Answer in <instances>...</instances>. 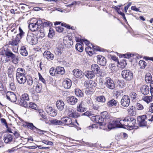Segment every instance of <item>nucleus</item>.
I'll list each match as a JSON object with an SVG mask.
<instances>
[{
	"mask_svg": "<svg viewBox=\"0 0 153 153\" xmlns=\"http://www.w3.org/2000/svg\"><path fill=\"white\" fill-rule=\"evenodd\" d=\"M16 28L15 25L14 24H13L11 28L10 27V30H11L10 35H12L13 38L12 39V42L10 43V44L13 46L11 48L13 51L17 53L18 52L17 44L19 42V40L17 36L18 35L16 34Z\"/></svg>",
	"mask_w": 153,
	"mask_h": 153,
	"instance_id": "obj_1",
	"label": "nucleus"
},
{
	"mask_svg": "<svg viewBox=\"0 0 153 153\" xmlns=\"http://www.w3.org/2000/svg\"><path fill=\"white\" fill-rule=\"evenodd\" d=\"M136 121V120L132 117H127L123 120H120L121 128H126V127L128 126L131 129L135 128Z\"/></svg>",
	"mask_w": 153,
	"mask_h": 153,
	"instance_id": "obj_2",
	"label": "nucleus"
},
{
	"mask_svg": "<svg viewBox=\"0 0 153 153\" xmlns=\"http://www.w3.org/2000/svg\"><path fill=\"white\" fill-rule=\"evenodd\" d=\"M100 85L106 86H114L115 85L113 80L109 77H106L104 79H100L99 80Z\"/></svg>",
	"mask_w": 153,
	"mask_h": 153,
	"instance_id": "obj_3",
	"label": "nucleus"
},
{
	"mask_svg": "<svg viewBox=\"0 0 153 153\" xmlns=\"http://www.w3.org/2000/svg\"><path fill=\"white\" fill-rule=\"evenodd\" d=\"M122 77L126 80H130L133 78L132 72L128 69L123 70L121 72Z\"/></svg>",
	"mask_w": 153,
	"mask_h": 153,
	"instance_id": "obj_4",
	"label": "nucleus"
},
{
	"mask_svg": "<svg viewBox=\"0 0 153 153\" xmlns=\"http://www.w3.org/2000/svg\"><path fill=\"white\" fill-rule=\"evenodd\" d=\"M91 120L93 121H95V122L99 124L100 126V127L101 129H104V128L103 127L105 123L104 122V119L102 118L101 116L100 115H96L93 116L91 117Z\"/></svg>",
	"mask_w": 153,
	"mask_h": 153,
	"instance_id": "obj_5",
	"label": "nucleus"
},
{
	"mask_svg": "<svg viewBox=\"0 0 153 153\" xmlns=\"http://www.w3.org/2000/svg\"><path fill=\"white\" fill-rule=\"evenodd\" d=\"M29 97L27 94H24L22 95L19 100V103L22 106L25 107L27 106V101L29 100Z\"/></svg>",
	"mask_w": 153,
	"mask_h": 153,
	"instance_id": "obj_6",
	"label": "nucleus"
},
{
	"mask_svg": "<svg viewBox=\"0 0 153 153\" xmlns=\"http://www.w3.org/2000/svg\"><path fill=\"white\" fill-rule=\"evenodd\" d=\"M65 111L68 112V115L71 117L77 118L79 116L78 114L75 111L72 107L66 106Z\"/></svg>",
	"mask_w": 153,
	"mask_h": 153,
	"instance_id": "obj_7",
	"label": "nucleus"
},
{
	"mask_svg": "<svg viewBox=\"0 0 153 153\" xmlns=\"http://www.w3.org/2000/svg\"><path fill=\"white\" fill-rule=\"evenodd\" d=\"M146 113V114L137 118V121L140 126H147V123L145 121V119H147L148 115L149 114L147 111Z\"/></svg>",
	"mask_w": 153,
	"mask_h": 153,
	"instance_id": "obj_8",
	"label": "nucleus"
},
{
	"mask_svg": "<svg viewBox=\"0 0 153 153\" xmlns=\"http://www.w3.org/2000/svg\"><path fill=\"white\" fill-rule=\"evenodd\" d=\"M4 56H3V58L5 59L3 60V62L4 63L7 62L10 60V49L9 46L8 45H5L4 47Z\"/></svg>",
	"mask_w": 153,
	"mask_h": 153,
	"instance_id": "obj_9",
	"label": "nucleus"
},
{
	"mask_svg": "<svg viewBox=\"0 0 153 153\" xmlns=\"http://www.w3.org/2000/svg\"><path fill=\"white\" fill-rule=\"evenodd\" d=\"M121 123L120 120H113L111 121L108 125L109 129H111L115 127L121 128Z\"/></svg>",
	"mask_w": 153,
	"mask_h": 153,
	"instance_id": "obj_10",
	"label": "nucleus"
},
{
	"mask_svg": "<svg viewBox=\"0 0 153 153\" xmlns=\"http://www.w3.org/2000/svg\"><path fill=\"white\" fill-rule=\"evenodd\" d=\"M121 105L123 107H127L130 104V100L129 97L126 95L123 96L121 100Z\"/></svg>",
	"mask_w": 153,
	"mask_h": 153,
	"instance_id": "obj_11",
	"label": "nucleus"
},
{
	"mask_svg": "<svg viewBox=\"0 0 153 153\" xmlns=\"http://www.w3.org/2000/svg\"><path fill=\"white\" fill-rule=\"evenodd\" d=\"M86 105H87V103L85 102V101L81 102L77 106V111L81 112L85 111H86V108L85 107Z\"/></svg>",
	"mask_w": 153,
	"mask_h": 153,
	"instance_id": "obj_12",
	"label": "nucleus"
},
{
	"mask_svg": "<svg viewBox=\"0 0 153 153\" xmlns=\"http://www.w3.org/2000/svg\"><path fill=\"white\" fill-rule=\"evenodd\" d=\"M64 48V45L62 43H58L57 45V47L55 51V54L58 56L60 55L62 53Z\"/></svg>",
	"mask_w": 153,
	"mask_h": 153,
	"instance_id": "obj_13",
	"label": "nucleus"
},
{
	"mask_svg": "<svg viewBox=\"0 0 153 153\" xmlns=\"http://www.w3.org/2000/svg\"><path fill=\"white\" fill-rule=\"evenodd\" d=\"M97 62L98 64L101 65H105L106 63V60L105 57L101 55L97 56Z\"/></svg>",
	"mask_w": 153,
	"mask_h": 153,
	"instance_id": "obj_14",
	"label": "nucleus"
},
{
	"mask_svg": "<svg viewBox=\"0 0 153 153\" xmlns=\"http://www.w3.org/2000/svg\"><path fill=\"white\" fill-rule=\"evenodd\" d=\"M67 102L71 105H74L77 102L78 100L75 97L73 96L68 97L66 99Z\"/></svg>",
	"mask_w": 153,
	"mask_h": 153,
	"instance_id": "obj_15",
	"label": "nucleus"
},
{
	"mask_svg": "<svg viewBox=\"0 0 153 153\" xmlns=\"http://www.w3.org/2000/svg\"><path fill=\"white\" fill-rule=\"evenodd\" d=\"M62 125L65 124L67 125H73L74 123L72 122L71 118L66 117L61 119Z\"/></svg>",
	"mask_w": 153,
	"mask_h": 153,
	"instance_id": "obj_16",
	"label": "nucleus"
},
{
	"mask_svg": "<svg viewBox=\"0 0 153 153\" xmlns=\"http://www.w3.org/2000/svg\"><path fill=\"white\" fill-rule=\"evenodd\" d=\"M73 75L76 78H82L83 76V73L78 69H75L73 71Z\"/></svg>",
	"mask_w": 153,
	"mask_h": 153,
	"instance_id": "obj_17",
	"label": "nucleus"
},
{
	"mask_svg": "<svg viewBox=\"0 0 153 153\" xmlns=\"http://www.w3.org/2000/svg\"><path fill=\"white\" fill-rule=\"evenodd\" d=\"M56 105L57 108L59 111H62L64 108L65 103L62 100H59L56 101Z\"/></svg>",
	"mask_w": 153,
	"mask_h": 153,
	"instance_id": "obj_18",
	"label": "nucleus"
},
{
	"mask_svg": "<svg viewBox=\"0 0 153 153\" xmlns=\"http://www.w3.org/2000/svg\"><path fill=\"white\" fill-rule=\"evenodd\" d=\"M44 57L48 60H52L54 58V55L53 54L48 51H45L43 54Z\"/></svg>",
	"mask_w": 153,
	"mask_h": 153,
	"instance_id": "obj_19",
	"label": "nucleus"
},
{
	"mask_svg": "<svg viewBox=\"0 0 153 153\" xmlns=\"http://www.w3.org/2000/svg\"><path fill=\"white\" fill-rule=\"evenodd\" d=\"M91 71L95 74H99L101 71L99 65L95 64H94L91 65Z\"/></svg>",
	"mask_w": 153,
	"mask_h": 153,
	"instance_id": "obj_20",
	"label": "nucleus"
},
{
	"mask_svg": "<svg viewBox=\"0 0 153 153\" xmlns=\"http://www.w3.org/2000/svg\"><path fill=\"white\" fill-rule=\"evenodd\" d=\"M95 73L93 71H86L84 74L85 77L88 79H91L95 77Z\"/></svg>",
	"mask_w": 153,
	"mask_h": 153,
	"instance_id": "obj_21",
	"label": "nucleus"
},
{
	"mask_svg": "<svg viewBox=\"0 0 153 153\" xmlns=\"http://www.w3.org/2000/svg\"><path fill=\"white\" fill-rule=\"evenodd\" d=\"M46 111L52 117L55 116L57 114V111L52 107H51L48 108L46 110Z\"/></svg>",
	"mask_w": 153,
	"mask_h": 153,
	"instance_id": "obj_22",
	"label": "nucleus"
},
{
	"mask_svg": "<svg viewBox=\"0 0 153 153\" xmlns=\"http://www.w3.org/2000/svg\"><path fill=\"white\" fill-rule=\"evenodd\" d=\"M101 115L102 118L104 119V120L105 121H109V119H110L111 116L110 114L107 111H105L102 112L101 113Z\"/></svg>",
	"mask_w": 153,
	"mask_h": 153,
	"instance_id": "obj_23",
	"label": "nucleus"
},
{
	"mask_svg": "<svg viewBox=\"0 0 153 153\" xmlns=\"http://www.w3.org/2000/svg\"><path fill=\"white\" fill-rule=\"evenodd\" d=\"M27 40L30 44L32 45L35 44L36 42L35 41L36 39H35L34 37L30 35H27Z\"/></svg>",
	"mask_w": 153,
	"mask_h": 153,
	"instance_id": "obj_24",
	"label": "nucleus"
},
{
	"mask_svg": "<svg viewBox=\"0 0 153 153\" xmlns=\"http://www.w3.org/2000/svg\"><path fill=\"white\" fill-rule=\"evenodd\" d=\"M28 27L32 31H34L38 30L39 26L36 22L35 23H32L29 25Z\"/></svg>",
	"mask_w": 153,
	"mask_h": 153,
	"instance_id": "obj_25",
	"label": "nucleus"
},
{
	"mask_svg": "<svg viewBox=\"0 0 153 153\" xmlns=\"http://www.w3.org/2000/svg\"><path fill=\"white\" fill-rule=\"evenodd\" d=\"M85 92L87 95L92 94L95 91V90L92 87H87L85 89Z\"/></svg>",
	"mask_w": 153,
	"mask_h": 153,
	"instance_id": "obj_26",
	"label": "nucleus"
},
{
	"mask_svg": "<svg viewBox=\"0 0 153 153\" xmlns=\"http://www.w3.org/2000/svg\"><path fill=\"white\" fill-rule=\"evenodd\" d=\"M0 121L2 125L6 128L7 129V131L10 132V128L8 127V124L6 120L4 118H1L0 117Z\"/></svg>",
	"mask_w": 153,
	"mask_h": 153,
	"instance_id": "obj_27",
	"label": "nucleus"
},
{
	"mask_svg": "<svg viewBox=\"0 0 153 153\" xmlns=\"http://www.w3.org/2000/svg\"><path fill=\"white\" fill-rule=\"evenodd\" d=\"M10 58H11L12 62L13 63L16 64L18 63V57L16 54H14L10 52Z\"/></svg>",
	"mask_w": 153,
	"mask_h": 153,
	"instance_id": "obj_28",
	"label": "nucleus"
},
{
	"mask_svg": "<svg viewBox=\"0 0 153 153\" xmlns=\"http://www.w3.org/2000/svg\"><path fill=\"white\" fill-rule=\"evenodd\" d=\"M38 112L39 114V115L42 117V118H40V119L41 120H42V119H47V117L46 114L45 112L42 109H39L37 111Z\"/></svg>",
	"mask_w": 153,
	"mask_h": 153,
	"instance_id": "obj_29",
	"label": "nucleus"
},
{
	"mask_svg": "<svg viewBox=\"0 0 153 153\" xmlns=\"http://www.w3.org/2000/svg\"><path fill=\"white\" fill-rule=\"evenodd\" d=\"M20 54L23 56H26L28 54V52L25 46H22L20 50Z\"/></svg>",
	"mask_w": 153,
	"mask_h": 153,
	"instance_id": "obj_30",
	"label": "nucleus"
},
{
	"mask_svg": "<svg viewBox=\"0 0 153 153\" xmlns=\"http://www.w3.org/2000/svg\"><path fill=\"white\" fill-rule=\"evenodd\" d=\"M27 126L30 128L31 129H36V131H37L38 132H45L46 131H45L41 130L37 128L36 127H35L33 124L32 123H27Z\"/></svg>",
	"mask_w": 153,
	"mask_h": 153,
	"instance_id": "obj_31",
	"label": "nucleus"
},
{
	"mask_svg": "<svg viewBox=\"0 0 153 153\" xmlns=\"http://www.w3.org/2000/svg\"><path fill=\"white\" fill-rule=\"evenodd\" d=\"M56 74H63L65 73L64 68L61 67H58L56 68Z\"/></svg>",
	"mask_w": 153,
	"mask_h": 153,
	"instance_id": "obj_32",
	"label": "nucleus"
},
{
	"mask_svg": "<svg viewBox=\"0 0 153 153\" xmlns=\"http://www.w3.org/2000/svg\"><path fill=\"white\" fill-rule=\"evenodd\" d=\"M51 123L53 125H62V120H58L57 119H53L50 120Z\"/></svg>",
	"mask_w": 153,
	"mask_h": 153,
	"instance_id": "obj_33",
	"label": "nucleus"
},
{
	"mask_svg": "<svg viewBox=\"0 0 153 153\" xmlns=\"http://www.w3.org/2000/svg\"><path fill=\"white\" fill-rule=\"evenodd\" d=\"M141 93L144 95H146L149 93V87H143L140 88Z\"/></svg>",
	"mask_w": 153,
	"mask_h": 153,
	"instance_id": "obj_34",
	"label": "nucleus"
},
{
	"mask_svg": "<svg viewBox=\"0 0 153 153\" xmlns=\"http://www.w3.org/2000/svg\"><path fill=\"white\" fill-rule=\"evenodd\" d=\"M117 102L114 99L109 101L107 102L108 106L109 107L115 106L117 105Z\"/></svg>",
	"mask_w": 153,
	"mask_h": 153,
	"instance_id": "obj_35",
	"label": "nucleus"
},
{
	"mask_svg": "<svg viewBox=\"0 0 153 153\" xmlns=\"http://www.w3.org/2000/svg\"><path fill=\"white\" fill-rule=\"evenodd\" d=\"M62 83L63 86H71L72 85L71 81L68 79L64 80Z\"/></svg>",
	"mask_w": 153,
	"mask_h": 153,
	"instance_id": "obj_36",
	"label": "nucleus"
},
{
	"mask_svg": "<svg viewBox=\"0 0 153 153\" xmlns=\"http://www.w3.org/2000/svg\"><path fill=\"white\" fill-rule=\"evenodd\" d=\"M84 85L88 86H95L96 85L95 83L92 80H88L84 83Z\"/></svg>",
	"mask_w": 153,
	"mask_h": 153,
	"instance_id": "obj_37",
	"label": "nucleus"
},
{
	"mask_svg": "<svg viewBox=\"0 0 153 153\" xmlns=\"http://www.w3.org/2000/svg\"><path fill=\"white\" fill-rule=\"evenodd\" d=\"M143 100L148 103L152 100V99L151 96H144L143 97Z\"/></svg>",
	"mask_w": 153,
	"mask_h": 153,
	"instance_id": "obj_38",
	"label": "nucleus"
},
{
	"mask_svg": "<svg viewBox=\"0 0 153 153\" xmlns=\"http://www.w3.org/2000/svg\"><path fill=\"white\" fill-rule=\"evenodd\" d=\"M17 100L16 94L13 93L10 91V101L12 102H15Z\"/></svg>",
	"mask_w": 153,
	"mask_h": 153,
	"instance_id": "obj_39",
	"label": "nucleus"
},
{
	"mask_svg": "<svg viewBox=\"0 0 153 153\" xmlns=\"http://www.w3.org/2000/svg\"><path fill=\"white\" fill-rule=\"evenodd\" d=\"M16 79L19 83L24 84L26 82V76L17 77Z\"/></svg>",
	"mask_w": 153,
	"mask_h": 153,
	"instance_id": "obj_40",
	"label": "nucleus"
},
{
	"mask_svg": "<svg viewBox=\"0 0 153 153\" xmlns=\"http://www.w3.org/2000/svg\"><path fill=\"white\" fill-rule=\"evenodd\" d=\"M145 81L147 83H149L152 80V76L151 74L148 73L146 74L145 76Z\"/></svg>",
	"mask_w": 153,
	"mask_h": 153,
	"instance_id": "obj_41",
	"label": "nucleus"
},
{
	"mask_svg": "<svg viewBox=\"0 0 153 153\" xmlns=\"http://www.w3.org/2000/svg\"><path fill=\"white\" fill-rule=\"evenodd\" d=\"M97 100L98 102H105V98L102 96H99L97 97Z\"/></svg>",
	"mask_w": 153,
	"mask_h": 153,
	"instance_id": "obj_42",
	"label": "nucleus"
},
{
	"mask_svg": "<svg viewBox=\"0 0 153 153\" xmlns=\"http://www.w3.org/2000/svg\"><path fill=\"white\" fill-rule=\"evenodd\" d=\"M75 47L76 49L80 52H82L83 50V47L80 44H76V45Z\"/></svg>",
	"mask_w": 153,
	"mask_h": 153,
	"instance_id": "obj_43",
	"label": "nucleus"
},
{
	"mask_svg": "<svg viewBox=\"0 0 153 153\" xmlns=\"http://www.w3.org/2000/svg\"><path fill=\"white\" fill-rule=\"evenodd\" d=\"M75 93L76 95L79 97H82L83 96L82 91L79 89H76Z\"/></svg>",
	"mask_w": 153,
	"mask_h": 153,
	"instance_id": "obj_44",
	"label": "nucleus"
},
{
	"mask_svg": "<svg viewBox=\"0 0 153 153\" xmlns=\"http://www.w3.org/2000/svg\"><path fill=\"white\" fill-rule=\"evenodd\" d=\"M139 64L140 65V68L142 69L145 68L147 65L145 61L142 60H140L139 61Z\"/></svg>",
	"mask_w": 153,
	"mask_h": 153,
	"instance_id": "obj_45",
	"label": "nucleus"
},
{
	"mask_svg": "<svg viewBox=\"0 0 153 153\" xmlns=\"http://www.w3.org/2000/svg\"><path fill=\"white\" fill-rule=\"evenodd\" d=\"M4 140L5 143H8L10 142V134H6L4 135Z\"/></svg>",
	"mask_w": 153,
	"mask_h": 153,
	"instance_id": "obj_46",
	"label": "nucleus"
},
{
	"mask_svg": "<svg viewBox=\"0 0 153 153\" xmlns=\"http://www.w3.org/2000/svg\"><path fill=\"white\" fill-rule=\"evenodd\" d=\"M135 108L138 110H141L143 109L144 107L140 103H137L136 104Z\"/></svg>",
	"mask_w": 153,
	"mask_h": 153,
	"instance_id": "obj_47",
	"label": "nucleus"
},
{
	"mask_svg": "<svg viewBox=\"0 0 153 153\" xmlns=\"http://www.w3.org/2000/svg\"><path fill=\"white\" fill-rule=\"evenodd\" d=\"M50 74L52 76H54L56 74V69L55 70L54 68H51L49 70Z\"/></svg>",
	"mask_w": 153,
	"mask_h": 153,
	"instance_id": "obj_48",
	"label": "nucleus"
},
{
	"mask_svg": "<svg viewBox=\"0 0 153 153\" xmlns=\"http://www.w3.org/2000/svg\"><path fill=\"white\" fill-rule=\"evenodd\" d=\"M54 34L55 33L53 30L51 28H50L48 35V37L50 38H52Z\"/></svg>",
	"mask_w": 153,
	"mask_h": 153,
	"instance_id": "obj_49",
	"label": "nucleus"
},
{
	"mask_svg": "<svg viewBox=\"0 0 153 153\" xmlns=\"http://www.w3.org/2000/svg\"><path fill=\"white\" fill-rule=\"evenodd\" d=\"M134 108L133 106H131L129 109L128 110V111L129 114L131 115H133L134 114Z\"/></svg>",
	"mask_w": 153,
	"mask_h": 153,
	"instance_id": "obj_50",
	"label": "nucleus"
},
{
	"mask_svg": "<svg viewBox=\"0 0 153 153\" xmlns=\"http://www.w3.org/2000/svg\"><path fill=\"white\" fill-rule=\"evenodd\" d=\"M16 72L26 74L25 70L22 68H18Z\"/></svg>",
	"mask_w": 153,
	"mask_h": 153,
	"instance_id": "obj_51",
	"label": "nucleus"
},
{
	"mask_svg": "<svg viewBox=\"0 0 153 153\" xmlns=\"http://www.w3.org/2000/svg\"><path fill=\"white\" fill-rule=\"evenodd\" d=\"M42 142L50 146H52L53 145V143L52 142L48 141L47 140H43L42 141Z\"/></svg>",
	"mask_w": 153,
	"mask_h": 153,
	"instance_id": "obj_52",
	"label": "nucleus"
},
{
	"mask_svg": "<svg viewBox=\"0 0 153 153\" xmlns=\"http://www.w3.org/2000/svg\"><path fill=\"white\" fill-rule=\"evenodd\" d=\"M29 107L33 109H36V105L33 102H30L29 103Z\"/></svg>",
	"mask_w": 153,
	"mask_h": 153,
	"instance_id": "obj_53",
	"label": "nucleus"
},
{
	"mask_svg": "<svg viewBox=\"0 0 153 153\" xmlns=\"http://www.w3.org/2000/svg\"><path fill=\"white\" fill-rule=\"evenodd\" d=\"M56 30L59 32H62L63 31L64 28L62 26H58L55 27Z\"/></svg>",
	"mask_w": 153,
	"mask_h": 153,
	"instance_id": "obj_54",
	"label": "nucleus"
},
{
	"mask_svg": "<svg viewBox=\"0 0 153 153\" xmlns=\"http://www.w3.org/2000/svg\"><path fill=\"white\" fill-rule=\"evenodd\" d=\"M149 111H147L148 113L149 112L153 113V103H150L149 106Z\"/></svg>",
	"mask_w": 153,
	"mask_h": 153,
	"instance_id": "obj_55",
	"label": "nucleus"
},
{
	"mask_svg": "<svg viewBox=\"0 0 153 153\" xmlns=\"http://www.w3.org/2000/svg\"><path fill=\"white\" fill-rule=\"evenodd\" d=\"M130 96L133 100L135 99L136 98L137 94L134 92H131L130 94Z\"/></svg>",
	"mask_w": 153,
	"mask_h": 153,
	"instance_id": "obj_56",
	"label": "nucleus"
},
{
	"mask_svg": "<svg viewBox=\"0 0 153 153\" xmlns=\"http://www.w3.org/2000/svg\"><path fill=\"white\" fill-rule=\"evenodd\" d=\"M38 75L39 76V79L40 81H41L44 83H45V81L44 78H43L42 76L40 74L38 73Z\"/></svg>",
	"mask_w": 153,
	"mask_h": 153,
	"instance_id": "obj_57",
	"label": "nucleus"
},
{
	"mask_svg": "<svg viewBox=\"0 0 153 153\" xmlns=\"http://www.w3.org/2000/svg\"><path fill=\"white\" fill-rule=\"evenodd\" d=\"M91 49V47H90L88 46L85 48V51L89 54L90 55V54H92V52L91 51H89V49Z\"/></svg>",
	"mask_w": 153,
	"mask_h": 153,
	"instance_id": "obj_58",
	"label": "nucleus"
},
{
	"mask_svg": "<svg viewBox=\"0 0 153 153\" xmlns=\"http://www.w3.org/2000/svg\"><path fill=\"white\" fill-rule=\"evenodd\" d=\"M32 98L34 101H37L39 99V97L38 95L36 94H33L32 96Z\"/></svg>",
	"mask_w": 153,
	"mask_h": 153,
	"instance_id": "obj_59",
	"label": "nucleus"
},
{
	"mask_svg": "<svg viewBox=\"0 0 153 153\" xmlns=\"http://www.w3.org/2000/svg\"><path fill=\"white\" fill-rule=\"evenodd\" d=\"M25 74H22V73H18L16 72V77L25 76Z\"/></svg>",
	"mask_w": 153,
	"mask_h": 153,
	"instance_id": "obj_60",
	"label": "nucleus"
},
{
	"mask_svg": "<svg viewBox=\"0 0 153 153\" xmlns=\"http://www.w3.org/2000/svg\"><path fill=\"white\" fill-rule=\"evenodd\" d=\"M34 87L35 91L37 93L40 92L42 90L41 87Z\"/></svg>",
	"mask_w": 153,
	"mask_h": 153,
	"instance_id": "obj_61",
	"label": "nucleus"
},
{
	"mask_svg": "<svg viewBox=\"0 0 153 153\" xmlns=\"http://www.w3.org/2000/svg\"><path fill=\"white\" fill-rule=\"evenodd\" d=\"M10 133H13L16 138L18 137L19 136V134L16 131H13V132L10 130Z\"/></svg>",
	"mask_w": 153,
	"mask_h": 153,
	"instance_id": "obj_62",
	"label": "nucleus"
},
{
	"mask_svg": "<svg viewBox=\"0 0 153 153\" xmlns=\"http://www.w3.org/2000/svg\"><path fill=\"white\" fill-rule=\"evenodd\" d=\"M29 91L32 94H34L35 93V90L34 87L30 88H28Z\"/></svg>",
	"mask_w": 153,
	"mask_h": 153,
	"instance_id": "obj_63",
	"label": "nucleus"
},
{
	"mask_svg": "<svg viewBox=\"0 0 153 153\" xmlns=\"http://www.w3.org/2000/svg\"><path fill=\"white\" fill-rule=\"evenodd\" d=\"M131 9L136 12H138L139 11V9L136 7L135 6H132L131 7Z\"/></svg>",
	"mask_w": 153,
	"mask_h": 153,
	"instance_id": "obj_64",
	"label": "nucleus"
}]
</instances>
